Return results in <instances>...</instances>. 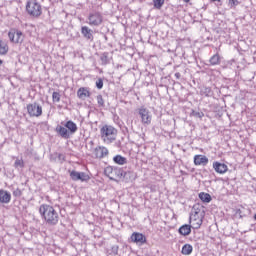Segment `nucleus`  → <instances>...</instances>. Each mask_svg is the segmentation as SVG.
Returning <instances> with one entry per match:
<instances>
[{
  "mask_svg": "<svg viewBox=\"0 0 256 256\" xmlns=\"http://www.w3.org/2000/svg\"><path fill=\"white\" fill-rule=\"evenodd\" d=\"M39 214L47 225H57L59 223V212L49 204H41Z\"/></svg>",
  "mask_w": 256,
  "mask_h": 256,
  "instance_id": "1",
  "label": "nucleus"
},
{
  "mask_svg": "<svg viewBox=\"0 0 256 256\" xmlns=\"http://www.w3.org/2000/svg\"><path fill=\"white\" fill-rule=\"evenodd\" d=\"M203 219H205V210L203 207L194 208V211L190 214L189 223L192 229H201L203 225Z\"/></svg>",
  "mask_w": 256,
  "mask_h": 256,
  "instance_id": "2",
  "label": "nucleus"
},
{
  "mask_svg": "<svg viewBox=\"0 0 256 256\" xmlns=\"http://www.w3.org/2000/svg\"><path fill=\"white\" fill-rule=\"evenodd\" d=\"M100 136L103 143L109 145L117 139V129L111 125H104L100 128Z\"/></svg>",
  "mask_w": 256,
  "mask_h": 256,
  "instance_id": "3",
  "label": "nucleus"
},
{
  "mask_svg": "<svg viewBox=\"0 0 256 256\" xmlns=\"http://www.w3.org/2000/svg\"><path fill=\"white\" fill-rule=\"evenodd\" d=\"M77 124H75V122L73 121H67L63 126L58 125L56 127V133H59V135L63 138V139H69L71 137V135H74V133H77Z\"/></svg>",
  "mask_w": 256,
  "mask_h": 256,
  "instance_id": "4",
  "label": "nucleus"
},
{
  "mask_svg": "<svg viewBox=\"0 0 256 256\" xmlns=\"http://www.w3.org/2000/svg\"><path fill=\"white\" fill-rule=\"evenodd\" d=\"M26 11L30 17L34 19H39L43 15V7L37 0H28L26 3Z\"/></svg>",
  "mask_w": 256,
  "mask_h": 256,
  "instance_id": "5",
  "label": "nucleus"
},
{
  "mask_svg": "<svg viewBox=\"0 0 256 256\" xmlns=\"http://www.w3.org/2000/svg\"><path fill=\"white\" fill-rule=\"evenodd\" d=\"M8 37L10 40V43H14V45H21L23 41H25V34L17 28H12L8 32Z\"/></svg>",
  "mask_w": 256,
  "mask_h": 256,
  "instance_id": "6",
  "label": "nucleus"
},
{
  "mask_svg": "<svg viewBox=\"0 0 256 256\" xmlns=\"http://www.w3.org/2000/svg\"><path fill=\"white\" fill-rule=\"evenodd\" d=\"M104 174L110 181H117V179H121V177H123V170L108 166L104 169Z\"/></svg>",
  "mask_w": 256,
  "mask_h": 256,
  "instance_id": "7",
  "label": "nucleus"
},
{
  "mask_svg": "<svg viewBox=\"0 0 256 256\" xmlns=\"http://www.w3.org/2000/svg\"><path fill=\"white\" fill-rule=\"evenodd\" d=\"M103 23V14L99 11L91 12L88 15V25L90 27H99Z\"/></svg>",
  "mask_w": 256,
  "mask_h": 256,
  "instance_id": "8",
  "label": "nucleus"
},
{
  "mask_svg": "<svg viewBox=\"0 0 256 256\" xmlns=\"http://www.w3.org/2000/svg\"><path fill=\"white\" fill-rule=\"evenodd\" d=\"M26 109L29 117H41L43 115V107L37 102L27 104Z\"/></svg>",
  "mask_w": 256,
  "mask_h": 256,
  "instance_id": "9",
  "label": "nucleus"
},
{
  "mask_svg": "<svg viewBox=\"0 0 256 256\" xmlns=\"http://www.w3.org/2000/svg\"><path fill=\"white\" fill-rule=\"evenodd\" d=\"M138 115L140 117L142 125H151V122L153 121V116L151 115L149 109L145 108L144 106L140 107L138 109Z\"/></svg>",
  "mask_w": 256,
  "mask_h": 256,
  "instance_id": "10",
  "label": "nucleus"
},
{
  "mask_svg": "<svg viewBox=\"0 0 256 256\" xmlns=\"http://www.w3.org/2000/svg\"><path fill=\"white\" fill-rule=\"evenodd\" d=\"M131 242L136 243V245H145L147 243V237L140 232H134L130 236Z\"/></svg>",
  "mask_w": 256,
  "mask_h": 256,
  "instance_id": "11",
  "label": "nucleus"
},
{
  "mask_svg": "<svg viewBox=\"0 0 256 256\" xmlns=\"http://www.w3.org/2000/svg\"><path fill=\"white\" fill-rule=\"evenodd\" d=\"M107 155H109V149L105 146H97L93 150V156L95 159H104Z\"/></svg>",
  "mask_w": 256,
  "mask_h": 256,
  "instance_id": "12",
  "label": "nucleus"
},
{
  "mask_svg": "<svg viewBox=\"0 0 256 256\" xmlns=\"http://www.w3.org/2000/svg\"><path fill=\"white\" fill-rule=\"evenodd\" d=\"M208 164H209V158H207V156L203 154H196L194 156V165L196 167H199V166L206 167V165Z\"/></svg>",
  "mask_w": 256,
  "mask_h": 256,
  "instance_id": "13",
  "label": "nucleus"
},
{
  "mask_svg": "<svg viewBox=\"0 0 256 256\" xmlns=\"http://www.w3.org/2000/svg\"><path fill=\"white\" fill-rule=\"evenodd\" d=\"M213 169L219 175H225V173H227V171H229V166H227V164H225V163L215 161V162H213Z\"/></svg>",
  "mask_w": 256,
  "mask_h": 256,
  "instance_id": "14",
  "label": "nucleus"
},
{
  "mask_svg": "<svg viewBox=\"0 0 256 256\" xmlns=\"http://www.w3.org/2000/svg\"><path fill=\"white\" fill-rule=\"evenodd\" d=\"M78 99H89L91 97V91L87 87H80L77 91Z\"/></svg>",
  "mask_w": 256,
  "mask_h": 256,
  "instance_id": "15",
  "label": "nucleus"
},
{
  "mask_svg": "<svg viewBox=\"0 0 256 256\" xmlns=\"http://www.w3.org/2000/svg\"><path fill=\"white\" fill-rule=\"evenodd\" d=\"M81 33L84 37V39H87L88 41H93V30H91L87 26H82L81 27Z\"/></svg>",
  "mask_w": 256,
  "mask_h": 256,
  "instance_id": "16",
  "label": "nucleus"
},
{
  "mask_svg": "<svg viewBox=\"0 0 256 256\" xmlns=\"http://www.w3.org/2000/svg\"><path fill=\"white\" fill-rule=\"evenodd\" d=\"M191 229H193V226H191V224H184L179 228V233L180 235L187 237V235H191Z\"/></svg>",
  "mask_w": 256,
  "mask_h": 256,
  "instance_id": "17",
  "label": "nucleus"
},
{
  "mask_svg": "<svg viewBox=\"0 0 256 256\" xmlns=\"http://www.w3.org/2000/svg\"><path fill=\"white\" fill-rule=\"evenodd\" d=\"M114 163H116L117 165H127V158L121 156V155H116L113 158Z\"/></svg>",
  "mask_w": 256,
  "mask_h": 256,
  "instance_id": "18",
  "label": "nucleus"
},
{
  "mask_svg": "<svg viewBox=\"0 0 256 256\" xmlns=\"http://www.w3.org/2000/svg\"><path fill=\"white\" fill-rule=\"evenodd\" d=\"M199 199H200L203 203H211V194L205 193V192H201V193L199 194Z\"/></svg>",
  "mask_w": 256,
  "mask_h": 256,
  "instance_id": "19",
  "label": "nucleus"
},
{
  "mask_svg": "<svg viewBox=\"0 0 256 256\" xmlns=\"http://www.w3.org/2000/svg\"><path fill=\"white\" fill-rule=\"evenodd\" d=\"M182 255H191L193 253V246L191 244H185L181 250Z\"/></svg>",
  "mask_w": 256,
  "mask_h": 256,
  "instance_id": "20",
  "label": "nucleus"
},
{
  "mask_svg": "<svg viewBox=\"0 0 256 256\" xmlns=\"http://www.w3.org/2000/svg\"><path fill=\"white\" fill-rule=\"evenodd\" d=\"M209 62L210 65H219V63H221V56H219V54H215L210 58Z\"/></svg>",
  "mask_w": 256,
  "mask_h": 256,
  "instance_id": "21",
  "label": "nucleus"
},
{
  "mask_svg": "<svg viewBox=\"0 0 256 256\" xmlns=\"http://www.w3.org/2000/svg\"><path fill=\"white\" fill-rule=\"evenodd\" d=\"M70 178L72 181H79V179H81V172L75 170L70 171Z\"/></svg>",
  "mask_w": 256,
  "mask_h": 256,
  "instance_id": "22",
  "label": "nucleus"
},
{
  "mask_svg": "<svg viewBox=\"0 0 256 256\" xmlns=\"http://www.w3.org/2000/svg\"><path fill=\"white\" fill-rule=\"evenodd\" d=\"M90 180H91V176H89V174L85 172H80L79 181H81L82 183H87V181H90Z\"/></svg>",
  "mask_w": 256,
  "mask_h": 256,
  "instance_id": "23",
  "label": "nucleus"
},
{
  "mask_svg": "<svg viewBox=\"0 0 256 256\" xmlns=\"http://www.w3.org/2000/svg\"><path fill=\"white\" fill-rule=\"evenodd\" d=\"M155 9H161L165 5V0H152Z\"/></svg>",
  "mask_w": 256,
  "mask_h": 256,
  "instance_id": "24",
  "label": "nucleus"
},
{
  "mask_svg": "<svg viewBox=\"0 0 256 256\" xmlns=\"http://www.w3.org/2000/svg\"><path fill=\"white\" fill-rule=\"evenodd\" d=\"M100 61H102V65H107L109 63V53L104 52L100 57Z\"/></svg>",
  "mask_w": 256,
  "mask_h": 256,
  "instance_id": "25",
  "label": "nucleus"
},
{
  "mask_svg": "<svg viewBox=\"0 0 256 256\" xmlns=\"http://www.w3.org/2000/svg\"><path fill=\"white\" fill-rule=\"evenodd\" d=\"M52 101L53 103H59L61 101V94L59 92H53Z\"/></svg>",
  "mask_w": 256,
  "mask_h": 256,
  "instance_id": "26",
  "label": "nucleus"
},
{
  "mask_svg": "<svg viewBox=\"0 0 256 256\" xmlns=\"http://www.w3.org/2000/svg\"><path fill=\"white\" fill-rule=\"evenodd\" d=\"M2 203H9L11 201V194L7 192H2Z\"/></svg>",
  "mask_w": 256,
  "mask_h": 256,
  "instance_id": "27",
  "label": "nucleus"
},
{
  "mask_svg": "<svg viewBox=\"0 0 256 256\" xmlns=\"http://www.w3.org/2000/svg\"><path fill=\"white\" fill-rule=\"evenodd\" d=\"M14 166L16 168L20 167V169H23V167H25V162L23 161V159H17L14 163Z\"/></svg>",
  "mask_w": 256,
  "mask_h": 256,
  "instance_id": "28",
  "label": "nucleus"
},
{
  "mask_svg": "<svg viewBox=\"0 0 256 256\" xmlns=\"http://www.w3.org/2000/svg\"><path fill=\"white\" fill-rule=\"evenodd\" d=\"M96 99L99 107H105V100L102 95H98Z\"/></svg>",
  "mask_w": 256,
  "mask_h": 256,
  "instance_id": "29",
  "label": "nucleus"
},
{
  "mask_svg": "<svg viewBox=\"0 0 256 256\" xmlns=\"http://www.w3.org/2000/svg\"><path fill=\"white\" fill-rule=\"evenodd\" d=\"M239 5V0H229L228 1V6L230 9H233V7H237Z\"/></svg>",
  "mask_w": 256,
  "mask_h": 256,
  "instance_id": "30",
  "label": "nucleus"
},
{
  "mask_svg": "<svg viewBox=\"0 0 256 256\" xmlns=\"http://www.w3.org/2000/svg\"><path fill=\"white\" fill-rule=\"evenodd\" d=\"M96 87H97V89H103V79L102 78H99L96 81Z\"/></svg>",
  "mask_w": 256,
  "mask_h": 256,
  "instance_id": "31",
  "label": "nucleus"
},
{
  "mask_svg": "<svg viewBox=\"0 0 256 256\" xmlns=\"http://www.w3.org/2000/svg\"><path fill=\"white\" fill-rule=\"evenodd\" d=\"M9 51V46L7 44H5L4 46H2L1 48V54L2 55H6V53Z\"/></svg>",
  "mask_w": 256,
  "mask_h": 256,
  "instance_id": "32",
  "label": "nucleus"
},
{
  "mask_svg": "<svg viewBox=\"0 0 256 256\" xmlns=\"http://www.w3.org/2000/svg\"><path fill=\"white\" fill-rule=\"evenodd\" d=\"M184 3H189L191 0H183Z\"/></svg>",
  "mask_w": 256,
  "mask_h": 256,
  "instance_id": "33",
  "label": "nucleus"
},
{
  "mask_svg": "<svg viewBox=\"0 0 256 256\" xmlns=\"http://www.w3.org/2000/svg\"><path fill=\"white\" fill-rule=\"evenodd\" d=\"M212 1H217L218 3H221V0H212Z\"/></svg>",
  "mask_w": 256,
  "mask_h": 256,
  "instance_id": "34",
  "label": "nucleus"
},
{
  "mask_svg": "<svg viewBox=\"0 0 256 256\" xmlns=\"http://www.w3.org/2000/svg\"><path fill=\"white\" fill-rule=\"evenodd\" d=\"M0 202H1V190H0Z\"/></svg>",
  "mask_w": 256,
  "mask_h": 256,
  "instance_id": "35",
  "label": "nucleus"
}]
</instances>
